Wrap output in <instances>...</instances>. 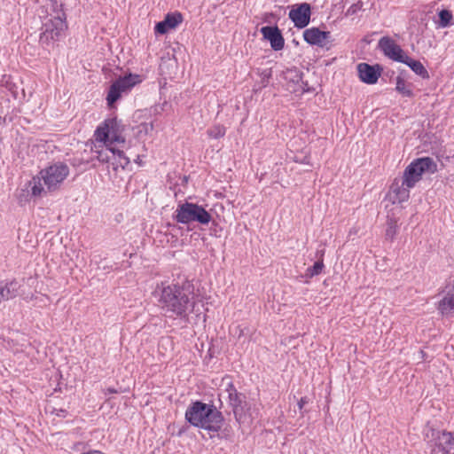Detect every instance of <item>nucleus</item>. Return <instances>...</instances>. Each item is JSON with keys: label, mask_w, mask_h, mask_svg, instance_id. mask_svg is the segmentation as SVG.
I'll return each instance as SVG.
<instances>
[{"label": "nucleus", "mask_w": 454, "mask_h": 454, "mask_svg": "<svg viewBox=\"0 0 454 454\" xmlns=\"http://www.w3.org/2000/svg\"><path fill=\"white\" fill-rule=\"evenodd\" d=\"M95 137L98 142L106 145V149L98 152V160L103 163H109L116 158L114 143L124 144L125 139L119 134L116 119H108L95 131Z\"/></svg>", "instance_id": "4"}, {"label": "nucleus", "mask_w": 454, "mask_h": 454, "mask_svg": "<svg viewBox=\"0 0 454 454\" xmlns=\"http://www.w3.org/2000/svg\"><path fill=\"white\" fill-rule=\"evenodd\" d=\"M154 29H155V33L160 34V35H164L170 29V27H168V23H165V20H163L162 21L158 22L156 24Z\"/></svg>", "instance_id": "28"}, {"label": "nucleus", "mask_w": 454, "mask_h": 454, "mask_svg": "<svg viewBox=\"0 0 454 454\" xmlns=\"http://www.w3.org/2000/svg\"><path fill=\"white\" fill-rule=\"evenodd\" d=\"M378 47L391 60L403 63L407 57L401 46L389 36L381 37L379 40Z\"/></svg>", "instance_id": "11"}, {"label": "nucleus", "mask_w": 454, "mask_h": 454, "mask_svg": "<svg viewBox=\"0 0 454 454\" xmlns=\"http://www.w3.org/2000/svg\"><path fill=\"white\" fill-rule=\"evenodd\" d=\"M329 35V32L321 31L317 27H310L303 32L304 40L311 45L324 46Z\"/></svg>", "instance_id": "16"}, {"label": "nucleus", "mask_w": 454, "mask_h": 454, "mask_svg": "<svg viewBox=\"0 0 454 454\" xmlns=\"http://www.w3.org/2000/svg\"><path fill=\"white\" fill-rule=\"evenodd\" d=\"M261 33L270 43V46L274 51H280L284 48L285 40L278 27H262Z\"/></svg>", "instance_id": "15"}, {"label": "nucleus", "mask_w": 454, "mask_h": 454, "mask_svg": "<svg viewBox=\"0 0 454 454\" xmlns=\"http://www.w3.org/2000/svg\"><path fill=\"white\" fill-rule=\"evenodd\" d=\"M165 23H168L170 29L176 27L183 21V16L180 12L168 13L165 18Z\"/></svg>", "instance_id": "22"}, {"label": "nucleus", "mask_w": 454, "mask_h": 454, "mask_svg": "<svg viewBox=\"0 0 454 454\" xmlns=\"http://www.w3.org/2000/svg\"><path fill=\"white\" fill-rule=\"evenodd\" d=\"M226 392L228 393L229 405L232 409L236 421L239 425L249 424L252 421V416L246 395L238 392L231 381L226 385Z\"/></svg>", "instance_id": "6"}, {"label": "nucleus", "mask_w": 454, "mask_h": 454, "mask_svg": "<svg viewBox=\"0 0 454 454\" xmlns=\"http://www.w3.org/2000/svg\"><path fill=\"white\" fill-rule=\"evenodd\" d=\"M382 68L379 66H371L367 63L357 65V72L362 82L367 84H375L381 74Z\"/></svg>", "instance_id": "13"}, {"label": "nucleus", "mask_w": 454, "mask_h": 454, "mask_svg": "<svg viewBox=\"0 0 454 454\" xmlns=\"http://www.w3.org/2000/svg\"><path fill=\"white\" fill-rule=\"evenodd\" d=\"M311 8L307 3L299 4L296 8H293L289 12V18L299 28L305 27L310 20Z\"/></svg>", "instance_id": "12"}, {"label": "nucleus", "mask_w": 454, "mask_h": 454, "mask_svg": "<svg viewBox=\"0 0 454 454\" xmlns=\"http://www.w3.org/2000/svg\"><path fill=\"white\" fill-rule=\"evenodd\" d=\"M174 219L184 224L198 223L201 225H207L212 220V216L202 206L186 201L178 204L174 213Z\"/></svg>", "instance_id": "5"}, {"label": "nucleus", "mask_w": 454, "mask_h": 454, "mask_svg": "<svg viewBox=\"0 0 454 454\" xmlns=\"http://www.w3.org/2000/svg\"><path fill=\"white\" fill-rule=\"evenodd\" d=\"M437 166L433 159L429 157L419 158L413 160L404 169L401 178L407 187H414L425 173H434Z\"/></svg>", "instance_id": "7"}, {"label": "nucleus", "mask_w": 454, "mask_h": 454, "mask_svg": "<svg viewBox=\"0 0 454 454\" xmlns=\"http://www.w3.org/2000/svg\"><path fill=\"white\" fill-rule=\"evenodd\" d=\"M387 226L385 233L386 239L393 240L397 233L396 221L389 219L387 221Z\"/></svg>", "instance_id": "25"}, {"label": "nucleus", "mask_w": 454, "mask_h": 454, "mask_svg": "<svg viewBox=\"0 0 454 454\" xmlns=\"http://www.w3.org/2000/svg\"><path fill=\"white\" fill-rule=\"evenodd\" d=\"M70 174V168L65 162L57 161L41 169L38 176L30 182L31 193L40 196L44 192L43 185L50 192L59 191Z\"/></svg>", "instance_id": "3"}, {"label": "nucleus", "mask_w": 454, "mask_h": 454, "mask_svg": "<svg viewBox=\"0 0 454 454\" xmlns=\"http://www.w3.org/2000/svg\"><path fill=\"white\" fill-rule=\"evenodd\" d=\"M261 76L262 78V83L263 86H266L268 83V80L271 76V70L270 69H264L261 73Z\"/></svg>", "instance_id": "30"}, {"label": "nucleus", "mask_w": 454, "mask_h": 454, "mask_svg": "<svg viewBox=\"0 0 454 454\" xmlns=\"http://www.w3.org/2000/svg\"><path fill=\"white\" fill-rule=\"evenodd\" d=\"M16 296L13 284H7L4 287L0 288V301L9 300Z\"/></svg>", "instance_id": "23"}, {"label": "nucleus", "mask_w": 454, "mask_h": 454, "mask_svg": "<svg viewBox=\"0 0 454 454\" xmlns=\"http://www.w3.org/2000/svg\"><path fill=\"white\" fill-rule=\"evenodd\" d=\"M51 3V8L55 15H58V12H60V15L64 16L65 13L62 10V4H59V0H49Z\"/></svg>", "instance_id": "29"}, {"label": "nucleus", "mask_w": 454, "mask_h": 454, "mask_svg": "<svg viewBox=\"0 0 454 454\" xmlns=\"http://www.w3.org/2000/svg\"><path fill=\"white\" fill-rule=\"evenodd\" d=\"M437 309L443 316L454 314V286L446 292V294L438 302Z\"/></svg>", "instance_id": "17"}, {"label": "nucleus", "mask_w": 454, "mask_h": 454, "mask_svg": "<svg viewBox=\"0 0 454 454\" xmlns=\"http://www.w3.org/2000/svg\"><path fill=\"white\" fill-rule=\"evenodd\" d=\"M153 296L164 315L170 318H186L195 304L192 292L177 284H158Z\"/></svg>", "instance_id": "1"}, {"label": "nucleus", "mask_w": 454, "mask_h": 454, "mask_svg": "<svg viewBox=\"0 0 454 454\" xmlns=\"http://www.w3.org/2000/svg\"><path fill=\"white\" fill-rule=\"evenodd\" d=\"M453 182H454V175H453Z\"/></svg>", "instance_id": "33"}, {"label": "nucleus", "mask_w": 454, "mask_h": 454, "mask_svg": "<svg viewBox=\"0 0 454 454\" xmlns=\"http://www.w3.org/2000/svg\"><path fill=\"white\" fill-rule=\"evenodd\" d=\"M411 85L407 84L405 80L398 75L396 77V82H395V90L402 94L404 97L411 98L413 96L412 90L411 89Z\"/></svg>", "instance_id": "19"}, {"label": "nucleus", "mask_w": 454, "mask_h": 454, "mask_svg": "<svg viewBox=\"0 0 454 454\" xmlns=\"http://www.w3.org/2000/svg\"><path fill=\"white\" fill-rule=\"evenodd\" d=\"M403 63L407 65L408 67H410L411 69L416 74L419 75L423 79L429 78V74H428L427 70L425 68V67L423 66V64L420 61L412 59L411 58H410L407 55V57L404 59V61H403Z\"/></svg>", "instance_id": "18"}, {"label": "nucleus", "mask_w": 454, "mask_h": 454, "mask_svg": "<svg viewBox=\"0 0 454 454\" xmlns=\"http://www.w3.org/2000/svg\"><path fill=\"white\" fill-rule=\"evenodd\" d=\"M430 454H454V433L434 429H430ZM427 437H430L429 433L427 434Z\"/></svg>", "instance_id": "9"}, {"label": "nucleus", "mask_w": 454, "mask_h": 454, "mask_svg": "<svg viewBox=\"0 0 454 454\" xmlns=\"http://www.w3.org/2000/svg\"><path fill=\"white\" fill-rule=\"evenodd\" d=\"M116 158L113 159L112 165L114 169H117L119 167L124 168L129 163V159L126 157L123 152L115 147Z\"/></svg>", "instance_id": "21"}, {"label": "nucleus", "mask_w": 454, "mask_h": 454, "mask_svg": "<svg viewBox=\"0 0 454 454\" xmlns=\"http://www.w3.org/2000/svg\"><path fill=\"white\" fill-rule=\"evenodd\" d=\"M207 132L210 137L217 139L225 135L226 129L223 125L217 124L208 129Z\"/></svg>", "instance_id": "24"}, {"label": "nucleus", "mask_w": 454, "mask_h": 454, "mask_svg": "<svg viewBox=\"0 0 454 454\" xmlns=\"http://www.w3.org/2000/svg\"><path fill=\"white\" fill-rule=\"evenodd\" d=\"M139 75L129 74L117 79L109 88L106 101L110 107L121 97L128 93L137 83L140 82Z\"/></svg>", "instance_id": "10"}, {"label": "nucleus", "mask_w": 454, "mask_h": 454, "mask_svg": "<svg viewBox=\"0 0 454 454\" xmlns=\"http://www.w3.org/2000/svg\"><path fill=\"white\" fill-rule=\"evenodd\" d=\"M307 403V400L305 397H301L300 401L298 402L299 409L301 410L304 406V404Z\"/></svg>", "instance_id": "31"}, {"label": "nucleus", "mask_w": 454, "mask_h": 454, "mask_svg": "<svg viewBox=\"0 0 454 454\" xmlns=\"http://www.w3.org/2000/svg\"><path fill=\"white\" fill-rule=\"evenodd\" d=\"M67 27L66 15L62 16L60 12H58V15H51V18L43 24L40 43L46 45L53 43L59 39Z\"/></svg>", "instance_id": "8"}, {"label": "nucleus", "mask_w": 454, "mask_h": 454, "mask_svg": "<svg viewBox=\"0 0 454 454\" xmlns=\"http://www.w3.org/2000/svg\"><path fill=\"white\" fill-rule=\"evenodd\" d=\"M107 392L110 394H114V393H116L117 391L114 388H107Z\"/></svg>", "instance_id": "32"}, {"label": "nucleus", "mask_w": 454, "mask_h": 454, "mask_svg": "<svg viewBox=\"0 0 454 454\" xmlns=\"http://www.w3.org/2000/svg\"><path fill=\"white\" fill-rule=\"evenodd\" d=\"M401 178H395L390 186L389 197L393 203H402L410 198V189Z\"/></svg>", "instance_id": "14"}, {"label": "nucleus", "mask_w": 454, "mask_h": 454, "mask_svg": "<svg viewBox=\"0 0 454 454\" xmlns=\"http://www.w3.org/2000/svg\"><path fill=\"white\" fill-rule=\"evenodd\" d=\"M324 268L323 260H318L314 263L312 267L307 269L306 275L309 278H313L314 276L319 275Z\"/></svg>", "instance_id": "26"}, {"label": "nucleus", "mask_w": 454, "mask_h": 454, "mask_svg": "<svg viewBox=\"0 0 454 454\" xmlns=\"http://www.w3.org/2000/svg\"><path fill=\"white\" fill-rule=\"evenodd\" d=\"M185 419L196 427L217 433L222 427L224 418L214 404L196 401L187 408Z\"/></svg>", "instance_id": "2"}, {"label": "nucleus", "mask_w": 454, "mask_h": 454, "mask_svg": "<svg viewBox=\"0 0 454 454\" xmlns=\"http://www.w3.org/2000/svg\"><path fill=\"white\" fill-rule=\"evenodd\" d=\"M363 6L362 2L357 1L356 3H353L347 10L346 16H351L356 14L359 10H361Z\"/></svg>", "instance_id": "27"}, {"label": "nucleus", "mask_w": 454, "mask_h": 454, "mask_svg": "<svg viewBox=\"0 0 454 454\" xmlns=\"http://www.w3.org/2000/svg\"><path fill=\"white\" fill-rule=\"evenodd\" d=\"M438 16V27L444 28L452 25L453 15L450 11L442 10L439 12Z\"/></svg>", "instance_id": "20"}]
</instances>
